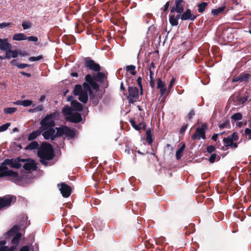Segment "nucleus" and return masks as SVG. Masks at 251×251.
Returning <instances> with one entry per match:
<instances>
[{
    "label": "nucleus",
    "instance_id": "f257e3e1",
    "mask_svg": "<svg viewBox=\"0 0 251 251\" xmlns=\"http://www.w3.org/2000/svg\"><path fill=\"white\" fill-rule=\"evenodd\" d=\"M71 105L73 109L69 107H65L63 109V112L65 115H67V119L69 121L75 123L79 122L81 120V115L77 112L74 113L73 110L80 111L82 110V106L77 101H72Z\"/></svg>",
    "mask_w": 251,
    "mask_h": 251
},
{
    "label": "nucleus",
    "instance_id": "f03ea898",
    "mask_svg": "<svg viewBox=\"0 0 251 251\" xmlns=\"http://www.w3.org/2000/svg\"><path fill=\"white\" fill-rule=\"evenodd\" d=\"M87 82L83 84L84 89L82 92L78 95L79 96V100L81 102L85 103L88 100V92L91 94V87L94 90H98L99 86L97 83L95 82L92 78V76L90 75H87L85 77Z\"/></svg>",
    "mask_w": 251,
    "mask_h": 251
},
{
    "label": "nucleus",
    "instance_id": "7ed1b4c3",
    "mask_svg": "<svg viewBox=\"0 0 251 251\" xmlns=\"http://www.w3.org/2000/svg\"><path fill=\"white\" fill-rule=\"evenodd\" d=\"M38 155L42 163L47 165L46 160L51 159L53 156L51 146L46 143H43L38 150Z\"/></svg>",
    "mask_w": 251,
    "mask_h": 251
},
{
    "label": "nucleus",
    "instance_id": "20e7f679",
    "mask_svg": "<svg viewBox=\"0 0 251 251\" xmlns=\"http://www.w3.org/2000/svg\"><path fill=\"white\" fill-rule=\"evenodd\" d=\"M57 116L55 113H51L47 115L41 122L40 129L42 130H46L55 125V119Z\"/></svg>",
    "mask_w": 251,
    "mask_h": 251
},
{
    "label": "nucleus",
    "instance_id": "39448f33",
    "mask_svg": "<svg viewBox=\"0 0 251 251\" xmlns=\"http://www.w3.org/2000/svg\"><path fill=\"white\" fill-rule=\"evenodd\" d=\"M9 176L17 181L19 176L16 172L9 170L7 166H5L3 162L0 165V177Z\"/></svg>",
    "mask_w": 251,
    "mask_h": 251
},
{
    "label": "nucleus",
    "instance_id": "423d86ee",
    "mask_svg": "<svg viewBox=\"0 0 251 251\" xmlns=\"http://www.w3.org/2000/svg\"><path fill=\"white\" fill-rule=\"evenodd\" d=\"M21 237V234H17L12 240L13 246L10 248L5 246V242L4 241L0 242V251H15L16 247L17 246Z\"/></svg>",
    "mask_w": 251,
    "mask_h": 251
},
{
    "label": "nucleus",
    "instance_id": "0eeeda50",
    "mask_svg": "<svg viewBox=\"0 0 251 251\" xmlns=\"http://www.w3.org/2000/svg\"><path fill=\"white\" fill-rule=\"evenodd\" d=\"M238 139V134L236 132H233L231 136H228L227 138H224L223 142L226 147L236 148L237 147L236 141Z\"/></svg>",
    "mask_w": 251,
    "mask_h": 251
},
{
    "label": "nucleus",
    "instance_id": "6e6552de",
    "mask_svg": "<svg viewBox=\"0 0 251 251\" xmlns=\"http://www.w3.org/2000/svg\"><path fill=\"white\" fill-rule=\"evenodd\" d=\"M59 128H55V129H47L45 132L43 133V136L46 140L50 139L53 140L55 138V137L60 136V135L59 134Z\"/></svg>",
    "mask_w": 251,
    "mask_h": 251
},
{
    "label": "nucleus",
    "instance_id": "1a4fd4ad",
    "mask_svg": "<svg viewBox=\"0 0 251 251\" xmlns=\"http://www.w3.org/2000/svg\"><path fill=\"white\" fill-rule=\"evenodd\" d=\"M127 100L130 103L137 101L139 99V90L136 87H130L128 89Z\"/></svg>",
    "mask_w": 251,
    "mask_h": 251
},
{
    "label": "nucleus",
    "instance_id": "9d476101",
    "mask_svg": "<svg viewBox=\"0 0 251 251\" xmlns=\"http://www.w3.org/2000/svg\"><path fill=\"white\" fill-rule=\"evenodd\" d=\"M21 162H24V160H20L19 158L17 159H7L3 161V164L5 166L8 165L9 167L19 168L22 165Z\"/></svg>",
    "mask_w": 251,
    "mask_h": 251
},
{
    "label": "nucleus",
    "instance_id": "9b49d317",
    "mask_svg": "<svg viewBox=\"0 0 251 251\" xmlns=\"http://www.w3.org/2000/svg\"><path fill=\"white\" fill-rule=\"evenodd\" d=\"M15 200V198L10 195L0 198V208L9 205L11 202Z\"/></svg>",
    "mask_w": 251,
    "mask_h": 251
},
{
    "label": "nucleus",
    "instance_id": "f8f14e48",
    "mask_svg": "<svg viewBox=\"0 0 251 251\" xmlns=\"http://www.w3.org/2000/svg\"><path fill=\"white\" fill-rule=\"evenodd\" d=\"M59 134L60 135V136L65 135L67 137H73L75 135V131L68 127H60L59 129Z\"/></svg>",
    "mask_w": 251,
    "mask_h": 251
},
{
    "label": "nucleus",
    "instance_id": "ddd939ff",
    "mask_svg": "<svg viewBox=\"0 0 251 251\" xmlns=\"http://www.w3.org/2000/svg\"><path fill=\"white\" fill-rule=\"evenodd\" d=\"M59 190L64 197L67 198L71 195L72 190L71 187L64 183L60 184Z\"/></svg>",
    "mask_w": 251,
    "mask_h": 251
},
{
    "label": "nucleus",
    "instance_id": "4468645a",
    "mask_svg": "<svg viewBox=\"0 0 251 251\" xmlns=\"http://www.w3.org/2000/svg\"><path fill=\"white\" fill-rule=\"evenodd\" d=\"M183 0H176L175 2V6L173 7L171 11V13H173L175 11L177 13H181L183 11V6L181 4Z\"/></svg>",
    "mask_w": 251,
    "mask_h": 251
},
{
    "label": "nucleus",
    "instance_id": "2eb2a0df",
    "mask_svg": "<svg viewBox=\"0 0 251 251\" xmlns=\"http://www.w3.org/2000/svg\"><path fill=\"white\" fill-rule=\"evenodd\" d=\"M180 18L183 21L185 20H194L196 18V16L191 13L190 9H187L181 15Z\"/></svg>",
    "mask_w": 251,
    "mask_h": 251
},
{
    "label": "nucleus",
    "instance_id": "dca6fc26",
    "mask_svg": "<svg viewBox=\"0 0 251 251\" xmlns=\"http://www.w3.org/2000/svg\"><path fill=\"white\" fill-rule=\"evenodd\" d=\"M24 168L27 171L35 170L36 169V165L34 161L31 159H28L25 161L24 165Z\"/></svg>",
    "mask_w": 251,
    "mask_h": 251
},
{
    "label": "nucleus",
    "instance_id": "f3484780",
    "mask_svg": "<svg viewBox=\"0 0 251 251\" xmlns=\"http://www.w3.org/2000/svg\"><path fill=\"white\" fill-rule=\"evenodd\" d=\"M85 63L86 66L91 70L95 71H99L100 70V67L99 65L95 63L93 60H86Z\"/></svg>",
    "mask_w": 251,
    "mask_h": 251
},
{
    "label": "nucleus",
    "instance_id": "a211bd4d",
    "mask_svg": "<svg viewBox=\"0 0 251 251\" xmlns=\"http://www.w3.org/2000/svg\"><path fill=\"white\" fill-rule=\"evenodd\" d=\"M205 139V131L204 127L197 128L195 134L193 136V139Z\"/></svg>",
    "mask_w": 251,
    "mask_h": 251
},
{
    "label": "nucleus",
    "instance_id": "6ab92c4d",
    "mask_svg": "<svg viewBox=\"0 0 251 251\" xmlns=\"http://www.w3.org/2000/svg\"><path fill=\"white\" fill-rule=\"evenodd\" d=\"M180 15L179 14L175 15L174 12L173 13H171L169 18V22L172 26H176L178 23V20L180 18Z\"/></svg>",
    "mask_w": 251,
    "mask_h": 251
},
{
    "label": "nucleus",
    "instance_id": "aec40b11",
    "mask_svg": "<svg viewBox=\"0 0 251 251\" xmlns=\"http://www.w3.org/2000/svg\"><path fill=\"white\" fill-rule=\"evenodd\" d=\"M157 88L159 90L161 96H163L167 90H168V89H166L165 83L161 80V78H158L157 80Z\"/></svg>",
    "mask_w": 251,
    "mask_h": 251
},
{
    "label": "nucleus",
    "instance_id": "412c9836",
    "mask_svg": "<svg viewBox=\"0 0 251 251\" xmlns=\"http://www.w3.org/2000/svg\"><path fill=\"white\" fill-rule=\"evenodd\" d=\"M11 48V45L8 43L7 39H2L0 42V50L6 51Z\"/></svg>",
    "mask_w": 251,
    "mask_h": 251
},
{
    "label": "nucleus",
    "instance_id": "4be33fe9",
    "mask_svg": "<svg viewBox=\"0 0 251 251\" xmlns=\"http://www.w3.org/2000/svg\"><path fill=\"white\" fill-rule=\"evenodd\" d=\"M26 39V36L22 33L15 34L13 36V40L15 41H22Z\"/></svg>",
    "mask_w": 251,
    "mask_h": 251
},
{
    "label": "nucleus",
    "instance_id": "5701e85b",
    "mask_svg": "<svg viewBox=\"0 0 251 251\" xmlns=\"http://www.w3.org/2000/svg\"><path fill=\"white\" fill-rule=\"evenodd\" d=\"M41 130H42L40 129L39 130L33 131L29 135L28 137V139L29 140H32L35 139L38 136H39L41 134Z\"/></svg>",
    "mask_w": 251,
    "mask_h": 251
},
{
    "label": "nucleus",
    "instance_id": "b1692460",
    "mask_svg": "<svg viewBox=\"0 0 251 251\" xmlns=\"http://www.w3.org/2000/svg\"><path fill=\"white\" fill-rule=\"evenodd\" d=\"M185 145L183 144L181 147L179 148L178 150H177L176 152V157L177 160L180 159L182 156V153L183 152L185 149Z\"/></svg>",
    "mask_w": 251,
    "mask_h": 251
},
{
    "label": "nucleus",
    "instance_id": "393cba45",
    "mask_svg": "<svg viewBox=\"0 0 251 251\" xmlns=\"http://www.w3.org/2000/svg\"><path fill=\"white\" fill-rule=\"evenodd\" d=\"M105 78V75L104 73L99 72L97 74V75L95 78V80L92 77L93 80L95 82L96 81H101L104 80Z\"/></svg>",
    "mask_w": 251,
    "mask_h": 251
},
{
    "label": "nucleus",
    "instance_id": "a878e982",
    "mask_svg": "<svg viewBox=\"0 0 251 251\" xmlns=\"http://www.w3.org/2000/svg\"><path fill=\"white\" fill-rule=\"evenodd\" d=\"M242 118V115L240 113H237L233 114L231 116V122L233 123L239 120H241Z\"/></svg>",
    "mask_w": 251,
    "mask_h": 251
},
{
    "label": "nucleus",
    "instance_id": "bb28decb",
    "mask_svg": "<svg viewBox=\"0 0 251 251\" xmlns=\"http://www.w3.org/2000/svg\"><path fill=\"white\" fill-rule=\"evenodd\" d=\"M225 6H222L217 9H212L211 12L213 14V15L216 16L218 15L219 14L223 12L225 9Z\"/></svg>",
    "mask_w": 251,
    "mask_h": 251
},
{
    "label": "nucleus",
    "instance_id": "cd10ccee",
    "mask_svg": "<svg viewBox=\"0 0 251 251\" xmlns=\"http://www.w3.org/2000/svg\"><path fill=\"white\" fill-rule=\"evenodd\" d=\"M17 111V108L15 107H7L3 109V112L5 114H11L15 113Z\"/></svg>",
    "mask_w": 251,
    "mask_h": 251
},
{
    "label": "nucleus",
    "instance_id": "c85d7f7f",
    "mask_svg": "<svg viewBox=\"0 0 251 251\" xmlns=\"http://www.w3.org/2000/svg\"><path fill=\"white\" fill-rule=\"evenodd\" d=\"M240 79L241 82H248L250 78V75L247 74H240Z\"/></svg>",
    "mask_w": 251,
    "mask_h": 251
},
{
    "label": "nucleus",
    "instance_id": "c756f323",
    "mask_svg": "<svg viewBox=\"0 0 251 251\" xmlns=\"http://www.w3.org/2000/svg\"><path fill=\"white\" fill-rule=\"evenodd\" d=\"M126 71L130 72L131 74L132 75H136V71H135V66L134 65H128L127 66L126 68Z\"/></svg>",
    "mask_w": 251,
    "mask_h": 251
},
{
    "label": "nucleus",
    "instance_id": "7c9ffc66",
    "mask_svg": "<svg viewBox=\"0 0 251 251\" xmlns=\"http://www.w3.org/2000/svg\"><path fill=\"white\" fill-rule=\"evenodd\" d=\"M208 5V3L205 2H202L201 3H200L198 5V11L200 13H202L205 10V7Z\"/></svg>",
    "mask_w": 251,
    "mask_h": 251
},
{
    "label": "nucleus",
    "instance_id": "2f4dec72",
    "mask_svg": "<svg viewBox=\"0 0 251 251\" xmlns=\"http://www.w3.org/2000/svg\"><path fill=\"white\" fill-rule=\"evenodd\" d=\"M83 90H82L81 85H77L75 86L74 90V94L78 96L81 93V92L83 91Z\"/></svg>",
    "mask_w": 251,
    "mask_h": 251
},
{
    "label": "nucleus",
    "instance_id": "473e14b6",
    "mask_svg": "<svg viewBox=\"0 0 251 251\" xmlns=\"http://www.w3.org/2000/svg\"><path fill=\"white\" fill-rule=\"evenodd\" d=\"M38 144L36 142H32L29 144L26 147L28 150H32L38 147Z\"/></svg>",
    "mask_w": 251,
    "mask_h": 251
},
{
    "label": "nucleus",
    "instance_id": "72a5a7b5",
    "mask_svg": "<svg viewBox=\"0 0 251 251\" xmlns=\"http://www.w3.org/2000/svg\"><path fill=\"white\" fill-rule=\"evenodd\" d=\"M146 139H147V142L151 144L152 143V142L153 141V140L152 139L151 131V130H148L146 132Z\"/></svg>",
    "mask_w": 251,
    "mask_h": 251
},
{
    "label": "nucleus",
    "instance_id": "f704fd0d",
    "mask_svg": "<svg viewBox=\"0 0 251 251\" xmlns=\"http://www.w3.org/2000/svg\"><path fill=\"white\" fill-rule=\"evenodd\" d=\"M19 230V227L17 226H14L12 229L6 233L8 236H11L13 234L16 233Z\"/></svg>",
    "mask_w": 251,
    "mask_h": 251
},
{
    "label": "nucleus",
    "instance_id": "c9c22d12",
    "mask_svg": "<svg viewBox=\"0 0 251 251\" xmlns=\"http://www.w3.org/2000/svg\"><path fill=\"white\" fill-rule=\"evenodd\" d=\"M10 126V123H8L0 126V132L6 130Z\"/></svg>",
    "mask_w": 251,
    "mask_h": 251
},
{
    "label": "nucleus",
    "instance_id": "e433bc0d",
    "mask_svg": "<svg viewBox=\"0 0 251 251\" xmlns=\"http://www.w3.org/2000/svg\"><path fill=\"white\" fill-rule=\"evenodd\" d=\"M245 134L249 140L251 139V128H247L245 130Z\"/></svg>",
    "mask_w": 251,
    "mask_h": 251
},
{
    "label": "nucleus",
    "instance_id": "4c0bfd02",
    "mask_svg": "<svg viewBox=\"0 0 251 251\" xmlns=\"http://www.w3.org/2000/svg\"><path fill=\"white\" fill-rule=\"evenodd\" d=\"M42 58H43L42 55H39L36 57H34V56L30 57L29 58V61H30L31 62H33V61L40 60L42 59Z\"/></svg>",
    "mask_w": 251,
    "mask_h": 251
},
{
    "label": "nucleus",
    "instance_id": "58836bf2",
    "mask_svg": "<svg viewBox=\"0 0 251 251\" xmlns=\"http://www.w3.org/2000/svg\"><path fill=\"white\" fill-rule=\"evenodd\" d=\"M130 123L132 126L136 129V130H139L141 127V125H140L139 126L136 125L135 122L133 120H130Z\"/></svg>",
    "mask_w": 251,
    "mask_h": 251
},
{
    "label": "nucleus",
    "instance_id": "ea45409f",
    "mask_svg": "<svg viewBox=\"0 0 251 251\" xmlns=\"http://www.w3.org/2000/svg\"><path fill=\"white\" fill-rule=\"evenodd\" d=\"M22 103H23V106H24L25 107H26V106L31 105L32 103V102L30 100H23Z\"/></svg>",
    "mask_w": 251,
    "mask_h": 251
},
{
    "label": "nucleus",
    "instance_id": "a19ab883",
    "mask_svg": "<svg viewBox=\"0 0 251 251\" xmlns=\"http://www.w3.org/2000/svg\"><path fill=\"white\" fill-rule=\"evenodd\" d=\"M9 52H10L12 57L16 58L18 57V52L17 51L11 50V49H10Z\"/></svg>",
    "mask_w": 251,
    "mask_h": 251
},
{
    "label": "nucleus",
    "instance_id": "79ce46f5",
    "mask_svg": "<svg viewBox=\"0 0 251 251\" xmlns=\"http://www.w3.org/2000/svg\"><path fill=\"white\" fill-rule=\"evenodd\" d=\"M22 27L24 29H27L31 27V24L28 22H24L22 24Z\"/></svg>",
    "mask_w": 251,
    "mask_h": 251
},
{
    "label": "nucleus",
    "instance_id": "37998d69",
    "mask_svg": "<svg viewBox=\"0 0 251 251\" xmlns=\"http://www.w3.org/2000/svg\"><path fill=\"white\" fill-rule=\"evenodd\" d=\"M26 39H27L29 41L32 42H37L38 38L36 36H29L28 37H26Z\"/></svg>",
    "mask_w": 251,
    "mask_h": 251
},
{
    "label": "nucleus",
    "instance_id": "c03bdc74",
    "mask_svg": "<svg viewBox=\"0 0 251 251\" xmlns=\"http://www.w3.org/2000/svg\"><path fill=\"white\" fill-rule=\"evenodd\" d=\"M11 24L10 23H2L0 24V28H3L5 27H8Z\"/></svg>",
    "mask_w": 251,
    "mask_h": 251
},
{
    "label": "nucleus",
    "instance_id": "a18cd8bd",
    "mask_svg": "<svg viewBox=\"0 0 251 251\" xmlns=\"http://www.w3.org/2000/svg\"><path fill=\"white\" fill-rule=\"evenodd\" d=\"M17 66L19 69H23L25 67L29 66V65L27 64L21 63V64H17Z\"/></svg>",
    "mask_w": 251,
    "mask_h": 251
},
{
    "label": "nucleus",
    "instance_id": "49530a36",
    "mask_svg": "<svg viewBox=\"0 0 251 251\" xmlns=\"http://www.w3.org/2000/svg\"><path fill=\"white\" fill-rule=\"evenodd\" d=\"M229 125V123L228 122H227V121H225L222 123H220V125H219V127L221 128H224L226 127L227 126V125Z\"/></svg>",
    "mask_w": 251,
    "mask_h": 251
},
{
    "label": "nucleus",
    "instance_id": "de8ad7c7",
    "mask_svg": "<svg viewBox=\"0 0 251 251\" xmlns=\"http://www.w3.org/2000/svg\"><path fill=\"white\" fill-rule=\"evenodd\" d=\"M216 156H216V154H214V153L212 154L210 156V158L209 159V162H211V163H213L215 161V160H216Z\"/></svg>",
    "mask_w": 251,
    "mask_h": 251
},
{
    "label": "nucleus",
    "instance_id": "09e8293b",
    "mask_svg": "<svg viewBox=\"0 0 251 251\" xmlns=\"http://www.w3.org/2000/svg\"><path fill=\"white\" fill-rule=\"evenodd\" d=\"M175 79L174 78H173L171 79V81L170 82L169 85V86L168 87V92L170 91V90L172 89L173 86L174 85V82H175Z\"/></svg>",
    "mask_w": 251,
    "mask_h": 251
},
{
    "label": "nucleus",
    "instance_id": "8fccbe9b",
    "mask_svg": "<svg viewBox=\"0 0 251 251\" xmlns=\"http://www.w3.org/2000/svg\"><path fill=\"white\" fill-rule=\"evenodd\" d=\"M12 57L10 52H9V49L5 51V58L8 59H10Z\"/></svg>",
    "mask_w": 251,
    "mask_h": 251
},
{
    "label": "nucleus",
    "instance_id": "3c124183",
    "mask_svg": "<svg viewBox=\"0 0 251 251\" xmlns=\"http://www.w3.org/2000/svg\"><path fill=\"white\" fill-rule=\"evenodd\" d=\"M215 149L214 146H210L207 147V151L209 153H211L215 150Z\"/></svg>",
    "mask_w": 251,
    "mask_h": 251
},
{
    "label": "nucleus",
    "instance_id": "603ef678",
    "mask_svg": "<svg viewBox=\"0 0 251 251\" xmlns=\"http://www.w3.org/2000/svg\"><path fill=\"white\" fill-rule=\"evenodd\" d=\"M232 81H233V82H236V81L241 82V79H240V75L234 76L232 79Z\"/></svg>",
    "mask_w": 251,
    "mask_h": 251
},
{
    "label": "nucleus",
    "instance_id": "864d4df0",
    "mask_svg": "<svg viewBox=\"0 0 251 251\" xmlns=\"http://www.w3.org/2000/svg\"><path fill=\"white\" fill-rule=\"evenodd\" d=\"M35 108L36 112L41 111L43 110V106L42 105H38V106H37L36 107H35Z\"/></svg>",
    "mask_w": 251,
    "mask_h": 251
},
{
    "label": "nucleus",
    "instance_id": "5fc2aeb1",
    "mask_svg": "<svg viewBox=\"0 0 251 251\" xmlns=\"http://www.w3.org/2000/svg\"><path fill=\"white\" fill-rule=\"evenodd\" d=\"M246 124V122H238L236 124L237 126H238L239 127H241L243 125H245Z\"/></svg>",
    "mask_w": 251,
    "mask_h": 251
},
{
    "label": "nucleus",
    "instance_id": "6e6d98bb",
    "mask_svg": "<svg viewBox=\"0 0 251 251\" xmlns=\"http://www.w3.org/2000/svg\"><path fill=\"white\" fill-rule=\"evenodd\" d=\"M19 251H29L28 247L24 246Z\"/></svg>",
    "mask_w": 251,
    "mask_h": 251
},
{
    "label": "nucleus",
    "instance_id": "4d7b16f0",
    "mask_svg": "<svg viewBox=\"0 0 251 251\" xmlns=\"http://www.w3.org/2000/svg\"><path fill=\"white\" fill-rule=\"evenodd\" d=\"M150 84L152 88L154 87V81H153V78H151V79H150Z\"/></svg>",
    "mask_w": 251,
    "mask_h": 251
},
{
    "label": "nucleus",
    "instance_id": "13d9d810",
    "mask_svg": "<svg viewBox=\"0 0 251 251\" xmlns=\"http://www.w3.org/2000/svg\"><path fill=\"white\" fill-rule=\"evenodd\" d=\"M150 79L151 78H153V76L154 75V73H153V72L152 71V70H151V68H150Z\"/></svg>",
    "mask_w": 251,
    "mask_h": 251
},
{
    "label": "nucleus",
    "instance_id": "bf43d9fd",
    "mask_svg": "<svg viewBox=\"0 0 251 251\" xmlns=\"http://www.w3.org/2000/svg\"><path fill=\"white\" fill-rule=\"evenodd\" d=\"M23 100H17L14 102L15 104L19 105H23Z\"/></svg>",
    "mask_w": 251,
    "mask_h": 251
},
{
    "label": "nucleus",
    "instance_id": "052dcab7",
    "mask_svg": "<svg viewBox=\"0 0 251 251\" xmlns=\"http://www.w3.org/2000/svg\"><path fill=\"white\" fill-rule=\"evenodd\" d=\"M141 78L139 77L137 79V82H138V84H139V85L140 86V87L141 89H142V86L141 85Z\"/></svg>",
    "mask_w": 251,
    "mask_h": 251
},
{
    "label": "nucleus",
    "instance_id": "680f3d73",
    "mask_svg": "<svg viewBox=\"0 0 251 251\" xmlns=\"http://www.w3.org/2000/svg\"><path fill=\"white\" fill-rule=\"evenodd\" d=\"M218 134H214L212 137V139L214 140V141H216L217 138H218Z\"/></svg>",
    "mask_w": 251,
    "mask_h": 251
},
{
    "label": "nucleus",
    "instance_id": "e2e57ef3",
    "mask_svg": "<svg viewBox=\"0 0 251 251\" xmlns=\"http://www.w3.org/2000/svg\"><path fill=\"white\" fill-rule=\"evenodd\" d=\"M169 2H167L165 5L164 10L167 11L169 8Z\"/></svg>",
    "mask_w": 251,
    "mask_h": 251
},
{
    "label": "nucleus",
    "instance_id": "0e129e2a",
    "mask_svg": "<svg viewBox=\"0 0 251 251\" xmlns=\"http://www.w3.org/2000/svg\"><path fill=\"white\" fill-rule=\"evenodd\" d=\"M10 64L14 66V65H17V64L16 63V60H12L11 62H10Z\"/></svg>",
    "mask_w": 251,
    "mask_h": 251
},
{
    "label": "nucleus",
    "instance_id": "69168bd1",
    "mask_svg": "<svg viewBox=\"0 0 251 251\" xmlns=\"http://www.w3.org/2000/svg\"><path fill=\"white\" fill-rule=\"evenodd\" d=\"M45 98H46L45 96L44 95H43V96H42L40 97V100H40V101H41V102H42V101H43V100H45Z\"/></svg>",
    "mask_w": 251,
    "mask_h": 251
},
{
    "label": "nucleus",
    "instance_id": "338daca9",
    "mask_svg": "<svg viewBox=\"0 0 251 251\" xmlns=\"http://www.w3.org/2000/svg\"><path fill=\"white\" fill-rule=\"evenodd\" d=\"M21 73L22 75H26L27 76H28V77L30 76V74H29L26 73H25V72H21Z\"/></svg>",
    "mask_w": 251,
    "mask_h": 251
},
{
    "label": "nucleus",
    "instance_id": "774afa93",
    "mask_svg": "<svg viewBox=\"0 0 251 251\" xmlns=\"http://www.w3.org/2000/svg\"><path fill=\"white\" fill-rule=\"evenodd\" d=\"M155 67L154 64L153 62H151L150 64V68H151V69L152 68H154Z\"/></svg>",
    "mask_w": 251,
    "mask_h": 251
}]
</instances>
